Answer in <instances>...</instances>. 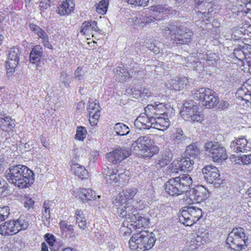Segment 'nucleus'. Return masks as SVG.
<instances>
[{
  "mask_svg": "<svg viewBox=\"0 0 251 251\" xmlns=\"http://www.w3.org/2000/svg\"><path fill=\"white\" fill-rule=\"evenodd\" d=\"M201 244L196 241V239L191 240L186 247L185 250L188 251H197L199 248L201 247Z\"/></svg>",
  "mask_w": 251,
  "mask_h": 251,
  "instance_id": "obj_46",
  "label": "nucleus"
},
{
  "mask_svg": "<svg viewBox=\"0 0 251 251\" xmlns=\"http://www.w3.org/2000/svg\"><path fill=\"white\" fill-rule=\"evenodd\" d=\"M71 170L75 175L77 176L81 179H84L87 177L88 172L85 168L81 165L78 164H74L71 166Z\"/></svg>",
  "mask_w": 251,
  "mask_h": 251,
  "instance_id": "obj_35",
  "label": "nucleus"
},
{
  "mask_svg": "<svg viewBox=\"0 0 251 251\" xmlns=\"http://www.w3.org/2000/svg\"><path fill=\"white\" fill-rule=\"evenodd\" d=\"M202 216L201 208L194 206L183 207L178 217L179 221L186 226H191Z\"/></svg>",
  "mask_w": 251,
  "mask_h": 251,
  "instance_id": "obj_7",
  "label": "nucleus"
},
{
  "mask_svg": "<svg viewBox=\"0 0 251 251\" xmlns=\"http://www.w3.org/2000/svg\"><path fill=\"white\" fill-rule=\"evenodd\" d=\"M76 221L80 228L85 229L86 227V220L83 212L81 210L77 209L75 212Z\"/></svg>",
  "mask_w": 251,
  "mask_h": 251,
  "instance_id": "obj_43",
  "label": "nucleus"
},
{
  "mask_svg": "<svg viewBox=\"0 0 251 251\" xmlns=\"http://www.w3.org/2000/svg\"><path fill=\"white\" fill-rule=\"evenodd\" d=\"M202 173L206 181L213 184L216 187L219 186L222 181L220 177L219 170L212 165H207L204 167L202 169Z\"/></svg>",
  "mask_w": 251,
  "mask_h": 251,
  "instance_id": "obj_11",
  "label": "nucleus"
},
{
  "mask_svg": "<svg viewBox=\"0 0 251 251\" xmlns=\"http://www.w3.org/2000/svg\"><path fill=\"white\" fill-rule=\"evenodd\" d=\"M10 215V208L7 206H0V222L6 219Z\"/></svg>",
  "mask_w": 251,
  "mask_h": 251,
  "instance_id": "obj_45",
  "label": "nucleus"
},
{
  "mask_svg": "<svg viewBox=\"0 0 251 251\" xmlns=\"http://www.w3.org/2000/svg\"><path fill=\"white\" fill-rule=\"evenodd\" d=\"M8 184L2 178H0V196H4L8 193Z\"/></svg>",
  "mask_w": 251,
  "mask_h": 251,
  "instance_id": "obj_47",
  "label": "nucleus"
},
{
  "mask_svg": "<svg viewBox=\"0 0 251 251\" xmlns=\"http://www.w3.org/2000/svg\"><path fill=\"white\" fill-rule=\"evenodd\" d=\"M153 123L152 128L159 130L164 131L166 130L170 126V121L166 116H160L158 117H153L152 120Z\"/></svg>",
  "mask_w": 251,
  "mask_h": 251,
  "instance_id": "obj_27",
  "label": "nucleus"
},
{
  "mask_svg": "<svg viewBox=\"0 0 251 251\" xmlns=\"http://www.w3.org/2000/svg\"><path fill=\"white\" fill-rule=\"evenodd\" d=\"M150 9L152 11L163 12L164 11V7L161 5H153L151 6Z\"/></svg>",
  "mask_w": 251,
  "mask_h": 251,
  "instance_id": "obj_63",
  "label": "nucleus"
},
{
  "mask_svg": "<svg viewBox=\"0 0 251 251\" xmlns=\"http://www.w3.org/2000/svg\"><path fill=\"white\" fill-rule=\"evenodd\" d=\"M34 204V201L32 199L29 197H26L24 201V206L25 208L29 209L33 208Z\"/></svg>",
  "mask_w": 251,
  "mask_h": 251,
  "instance_id": "obj_60",
  "label": "nucleus"
},
{
  "mask_svg": "<svg viewBox=\"0 0 251 251\" xmlns=\"http://www.w3.org/2000/svg\"><path fill=\"white\" fill-rule=\"evenodd\" d=\"M107 171L106 174L105 178L109 183L118 184V170L113 169L111 167L107 168Z\"/></svg>",
  "mask_w": 251,
  "mask_h": 251,
  "instance_id": "obj_41",
  "label": "nucleus"
},
{
  "mask_svg": "<svg viewBox=\"0 0 251 251\" xmlns=\"http://www.w3.org/2000/svg\"><path fill=\"white\" fill-rule=\"evenodd\" d=\"M113 131L118 136H125L130 132L128 127L122 123L116 124L113 126Z\"/></svg>",
  "mask_w": 251,
  "mask_h": 251,
  "instance_id": "obj_40",
  "label": "nucleus"
},
{
  "mask_svg": "<svg viewBox=\"0 0 251 251\" xmlns=\"http://www.w3.org/2000/svg\"><path fill=\"white\" fill-rule=\"evenodd\" d=\"M180 113L186 121L201 123L202 120V114L198 111L197 103L192 100L186 101L184 104Z\"/></svg>",
  "mask_w": 251,
  "mask_h": 251,
  "instance_id": "obj_8",
  "label": "nucleus"
},
{
  "mask_svg": "<svg viewBox=\"0 0 251 251\" xmlns=\"http://www.w3.org/2000/svg\"><path fill=\"white\" fill-rule=\"evenodd\" d=\"M60 228L63 230H65V229H67L69 231L73 230V226L71 225H68L64 222H61L59 224Z\"/></svg>",
  "mask_w": 251,
  "mask_h": 251,
  "instance_id": "obj_61",
  "label": "nucleus"
},
{
  "mask_svg": "<svg viewBox=\"0 0 251 251\" xmlns=\"http://www.w3.org/2000/svg\"><path fill=\"white\" fill-rule=\"evenodd\" d=\"M249 13L251 14V1L247 3L246 4V8L241 11H238L237 14L239 16H245V18H246L247 17V15Z\"/></svg>",
  "mask_w": 251,
  "mask_h": 251,
  "instance_id": "obj_56",
  "label": "nucleus"
},
{
  "mask_svg": "<svg viewBox=\"0 0 251 251\" xmlns=\"http://www.w3.org/2000/svg\"><path fill=\"white\" fill-rule=\"evenodd\" d=\"M208 190L203 186H198L187 192V195L192 203H200L209 197Z\"/></svg>",
  "mask_w": 251,
  "mask_h": 251,
  "instance_id": "obj_12",
  "label": "nucleus"
},
{
  "mask_svg": "<svg viewBox=\"0 0 251 251\" xmlns=\"http://www.w3.org/2000/svg\"><path fill=\"white\" fill-rule=\"evenodd\" d=\"M237 163H242L244 165H248L251 163V154L249 155H244L242 156L238 159V162Z\"/></svg>",
  "mask_w": 251,
  "mask_h": 251,
  "instance_id": "obj_55",
  "label": "nucleus"
},
{
  "mask_svg": "<svg viewBox=\"0 0 251 251\" xmlns=\"http://www.w3.org/2000/svg\"><path fill=\"white\" fill-rule=\"evenodd\" d=\"M76 194L77 196L83 203L95 200L96 199L95 192L90 188H79L77 190Z\"/></svg>",
  "mask_w": 251,
  "mask_h": 251,
  "instance_id": "obj_26",
  "label": "nucleus"
},
{
  "mask_svg": "<svg viewBox=\"0 0 251 251\" xmlns=\"http://www.w3.org/2000/svg\"><path fill=\"white\" fill-rule=\"evenodd\" d=\"M130 4L136 6H146L148 5L149 0H126Z\"/></svg>",
  "mask_w": 251,
  "mask_h": 251,
  "instance_id": "obj_54",
  "label": "nucleus"
},
{
  "mask_svg": "<svg viewBox=\"0 0 251 251\" xmlns=\"http://www.w3.org/2000/svg\"><path fill=\"white\" fill-rule=\"evenodd\" d=\"M162 45L161 44H158V46L155 45L154 43H150L148 46H147V48H149L150 50L153 52L155 54H158L161 51V53H164V50L160 49V46Z\"/></svg>",
  "mask_w": 251,
  "mask_h": 251,
  "instance_id": "obj_52",
  "label": "nucleus"
},
{
  "mask_svg": "<svg viewBox=\"0 0 251 251\" xmlns=\"http://www.w3.org/2000/svg\"><path fill=\"white\" fill-rule=\"evenodd\" d=\"M149 224V220L138 214L135 219L131 221H123L121 229L125 233H130L133 229H138L146 227Z\"/></svg>",
  "mask_w": 251,
  "mask_h": 251,
  "instance_id": "obj_10",
  "label": "nucleus"
},
{
  "mask_svg": "<svg viewBox=\"0 0 251 251\" xmlns=\"http://www.w3.org/2000/svg\"><path fill=\"white\" fill-rule=\"evenodd\" d=\"M50 6V4L49 1H41L40 2L39 7L40 10L42 11H45L48 7Z\"/></svg>",
  "mask_w": 251,
  "mask_h": 251,
  "instance_id": "obj_62",
  "label": "nucleus"
},
{
  "mask_svg": "<svg viewBox=\"0 0 251 251\" xmlns=\"http://www.w3.org/2000/svg\"><path fill=\"white\" fill-rule=\"evenodd\" d=\"M106 155L109 162L117 164L128 157L129 153L127 150L120 148L107 153Z\"/></svg>",
  "mask_w": 251,
  "mask_h": 251,
  "instance_id": "obj_18",
  "label": "nucleus"
},
{
  "mask_svg": "<svg viewBox=\"0 0 251 251\" xmlns=\"http://www.w3.org/2000/svg\"><path fill=\"white\" fill-rule=\"evenodd\" d=\"M185 152L187 156L195 158L200 154V149L196 143H193L186 147Z\"/></svg>",
  "mask_w": 251,
  "mask_h": 251,
  "instance_id": "obj_39",
  "label": "nucleus"
},
{
  "mask_svg": "<svg viewBox=\"0 0 251 251\" xmlns=\"http://www.w3.org/2000/svg\"><path fill=\"white\" fill-rule=\"evenodd\" d=\"M176 179V177L170 179L164 185L166 192L172 196H178L183 193L180 188V184Z\"/></svg>",
  "mask_w": 251,
  "mask_h": 251,
  "instance_id": "obj_20",
  "label": "nucleus"
},
{
  "mask_svg": "<svg viewBox=\"0 0 251 251\" xmlns=\"http://www.w3.org/2000/svg\"><path fill=\"white\" fill-rule=\"evenodd\" d=\"M204 149L215 162H221L227 157L226 149L218 142H208L205 144Z\"/></svg>",
  "mask_w": 251,
  "mask_h": 251,
  "instance_id": "obj_9",
  "label": "nucleus"
},
{
  "mask_svg": "<svg viewBox=\"0 0 251 251\" xmlns=\"http://www.w3.org/2000/svg\"><path fill=\"white\" fill-rule=\"evenodd\" d=\"M188 80L186 77H175L166 83L168 88L175 91H180L186 86Z\"/></svg>",
  "mask_w": 251,
  "mask_h": 251,
  "instance_id": "obj_23",
  "label": "nucleus"
},
{
  "mask_svg": "<svg viewBox=\"0 0 251 251\" xmlns=\"http://www.w3.org/2000/svg\"><path fill=\"white\" fill-rule=\"evenodd\" d=\"M118 213L120 217L124 218V221H131L135 219L138 213L137 209L132 205H126L118 208Z\"/></svg>",
  "mask_w": 251,
  "mask_h": 251,
  "instance_id": "obj_19",
  "label": "nucleus"
},
{
  "mask_svg": "<svg viewBox=\"0 0 251 251\" xmlns=\"http://www.w3.org/2000/svg\"><path fill=\"white\" fill-rule=\"evenodd\" d=\"M20 51L18 48H12L9 50L6 67L10 72L14 71L19 63Z\"/></svg>",
  "mask_w": 251,
  "mask_h": 251,
  "instance_id": "obj_17",
  "label": "nucleus"
},
{
  "mask_svg": "<svg viewBox=\"0 0 251 251\" xmlns=\"http://www.w3.org/2000/svg\"><path fill=\"white\" fill-rule=\"evenodd\" d=\"M118 178L117 185L123 183H126L128 180V176L125 173L118 174Z\"/></svg>",
  "mask_w": 251,
  "mask_h": 251,
  "instance_id": "obj_57",
  "label": "nucleus"
},
{
  "mask_svg": "<svg viewBox=\"0 0 251 251\" xmlns=\"http://www.w3.org/2000/svg\"><path fill=\"white\" fill-rule=\"evenodd\" d=\"M137 192L136 188L126 189L119 194V203L123 204L133 199Z\"/></svg>",
  "mask_w": 251,
  "mask_h": 251,
  "instance_id": "obj_31",
  "label": "nucleus"
},
{
  "mask_svg": "<svg viewBox=\"0 0 251 251\" xmlns=\"http://www.w3.org/2000/svg\"><path fill=\"white\" fill-rule=\"evenodd\" d=\"M84 76V72L82 68L78 67L75 72V78L78 80H82Z\"/></svg>",
  "mask_w": 251,
  "mask_h": 251,
  "instance_id": "obj_58",
  "label": "nucleus"
},
{
  "mask_svg": "<svg viewBox=\"0 0 251 251\" xmlns=\"http://www.w3.org/2000/svg\"><path fill=\"white\" fill-rule=\"evenodd\" d=\"M155 18L151 16H146V15L139 14L131 20L135 26L144 28L149 25L151 23L154 22Z\"/></svg>",
  "mask_w": 251,
  "mask_h": 251,
  "instance_id": "obj_24",
  "label": "nucleus"
},
{
  "mask_svg": "<svg viewBox=\"0 0 251 251\" xmlns=\"http://www.w3.org/2000/svg\"><path fill=\"white\" fill-rule=\"evenodd\" d=\"M60 80L65 87H68L71 82L72 77L66 72H62L60 74Z\"/></svg>",
  "mask_w": 251,
  "mask_h": 251,
  "instance_id": "obj_48",
  "label": "nucleus"
},
{
  "mask_svg": "<svg viewBox=\"0 0 251 251\" xmlns=\"http://www.w3.org/2000/svg\"><path fill=\"white\" fill-rule=\"evenodd\" d=\"M248 238L246 235L245 230L241 227L235 228L228 234L226 239V244L228 248L235 251H240L247 246Z\"/></svg>",
  "mask_w": 251,
  "mask_h": 251,
  "instance_id": "obj_4",
  "label": "nucleus"
},
{
  "mask_svg": "<svg viewBox=\"0 0 251 251\" xmlns=\"http://www.w3.org/2000/svg\"><path fill=\"white\" fill-rule=\"evenodd\" d=\"M92 21H85L81 26L80 32L83 34L89 33L91 31Z\"/></svg>",
  "mask_w": 251,
  "mask_h": 251,
  "instance_id": "obj_53",
  "label": "nucleus"
},
{
  "mask_svg": "<svg viewBox=\"0 0 251 251\" xmlns=\"http://www.w3.org/2000/svg\"><path fill=\"white\" fill-rule=\"evenodd\" d=\"M140 95L142 97H145V96H146L147 97H150V96H151L152 95V93L150 91H149V90L148 88H144L141 90V92L140 93Z\"/></svg>",
  "mask_w": 251,
  "mask_h": 251,
  "instance_id": "obj_64",
  "label": "nucleus"
},
{
  "mask_svg": "<svg viewBox=\"0 0 251 251\" xmlns=\"http://www.w3.org/2000/svg\"><path fill=\"white\" fill-rule=\"evenodd\" d=\"M87 131L85 128L82 126L77 127L75 138L79 140H83L86 137Z\"/></svg>",
  "mask_w": 251,
  "mask_h": 251,
  "instance_id": "obj_51",
  "label": "nucleus"
},
{
  "mask_svg": "<svg viewBox=\"0 0 251 251\" xmlns=\"http://www.w3.org/2000/svg\"><path fill=\"white\" fill-rule=\"evenodd\" d=\"M196 239V241L201 245L208 243L210 239L208 231L204 228L199 229Z\"/></svg>",
  "mask_w": 251,
  "mask_h": 251,
  "instance_id": "obj_38",
  "label": "nucleus"
},
{
  "mask_svg": "<svg viewBox=\"0 0 251 251\" xmlns=\"http://www.w3.org/2000/svg\"><path fill=\"white\" fill-rule=\"evenodd\" d=\"M230 147L235 152H244L251 151V144L244 137L238 138L231 142Z\"/></svg>",
  "mask_w": 251,
  "mask_h": 251,
  "instance_id": "obj_16",
  "label": "nucleus"
},
{
  "mask_svg": "<svg viewBox=\"0 0 251 251\" xmlns=\"http://www.w3.org/2000/svg\"><path fill=\"white\" fill-rule=\"evenodd\" d=\"M164 33L170 34L172 39L179 44H187L191 41L193 35L190 29L181 26H177L173 24L169 25L164 30Z\"/></svg>",
  "mask_w": 251,
  "mask_h": 251,
  "instance_id": "obj_5",
  "label": "nucleus"
},
{
  "mask_svg": "<svg viewBox=\"0 0 251 251\" xmlns=\"http://www.w3.org/2000/svg\"><path fill=\"white\" fill-rule=\"evenodd\" d=\"M29 27L33 32L38 35L39 38L42 39V43L45 47L50 49L52 48V45L49 42L48 36L44 30L33 24H30Z\"/></svg>",
  "mask_w": 251,
  "mask_h": 251,
  "instance_id": "obj_25",
  "label": "nucleus"
},
{
  "mask_svg": "<svg viewBox=\"0 0 251 251\" xmlns=\"http://www.w3.org/2000/svg\"><path fill=\"white\" fill-rule=\"evenodd\" d=\"M219 60L218 55L213 52H210L207 55L206 62L209 65H213Z\"/></svg>",
  "mask_w": 251,
  "mask_h": 251,
  "instance_id": "obj_49",
  "label": "nucleus"
},
{
  "mask_svg": "<svg viewBox=\"0 0 251 251\" xmlns=\"http://www.w3.org/2000/svg\"><path fill=\"white\" fill-rule=\"evenodd\" d=\"M192 97L201 101V105L207 108L214 107L218 102V99L216 93L206 88L195 89L191 92Z\"/></svg>",
  "mask_w": 251,
  "mask_h": 251,
  "instance_id": "obj_3",
  "label": "nucleus"
},
{
  "mask_svg": "<svg viewBox=\"0 0 251 251\" xmlns=\"http://www.w3.org/2000/svg\"><path fill=\"white\" fill-rule=\"evenodd\" d=\"M178 164H179L178 160L174 161L171 164V167L170 168V172L173 174L177 173L179 170L180 171V167L177 166Z\"/></svg>",
  "mask_w": 251,
  "mask_h": 251,
  "instance_id": "obj_59",
  "label": "nucleus"
},
{
  "mask_svg": "<svg viewBox=\"0 0 251 251\" xmlns=\"http://www.w3.org/2000/svg\"><path fill=\"white\" fill-rule=\"evenodd\" d=\"M29 168L26 166L23 165H17L10 166L8 170L6 171V178L10 183L13 182V181L19 176H21L22 174H24V173H26Z\"/></svg>",
  "mask_w": 251,
  "mask_h": 251,
  "instance_id": "obj_14",
  "label": "nucleus"
},
{
  "mask_svg": "<svg viewBox=\"0 0 251 251\" xmlns=\"http://www.w3.org/2000/svg\"><path fill=\"white\" fill-rule=\"evenodd\" d=\"M172 158V154L169 151H164L161 156L156 160V164H158L160 167H163L166 166Z\"/></svg>",
  "mask_w": 251,
  "mask_h": 251,
  "instance_id": "obj_36",
  "label": "nucleus"
},
{
  "mask_svg": "<svg viewBox=\"0 0 251 251\" xmlns=\"http://www.w3.org/2000/svg\"><path fill=\"white\" fill-rule=\"evenodd\" d=\"M51 205V201H45L43 205V210L42 212V220L44 225L46 226H49L50 224V208Z\"/></svg>",
  "mask_w": 251,
  "mask_h": 251,
  "instance_id": "obj_33",
  "label": "nucleus"
},
{
  "mask_svg": "<svg viewBox=\"0 0 251 251\" xmlns=\"http://www.w3.org/2000/svg\"><path fill=\"white\" fill-rule=\"evenodd\" d=\"M29 226L28 222L25 217H20L17 220H9L0 225V234L3 236H9L18 233L20 230H25Z\"/></svg>",
  "mask_w": 251,
  "mask_h": 251,
  "instance_id": "obj_6",
  "label": "nucleus"
},
{
  "mask_svg": "<svg viewBox=\"0 0 251 251\" xmlns=\"http://www.w3.org/2000/svg\"><path fill=\"white\" fill-rule=\"evenodd\" d=\"M115 77L120 82L125 81L134 75L133 72L126 71L124 67H117L113 70Z\"/></svg>",
  "mask_w": 251,
  "mask_h": 251,
  "instance_id": "obj_28",
  "label": "nucleus"
},
{
  "mask_svg": "<svg viewBox=\"0 0 251 251\" xmlns=\"http://www.w3.org/2000/svg\"><path fill=\"white\" fill-rule=\"evenodd\" d=\"M174 137L176 141L182 143L186 139V137L183 134L182 130L180 128H177L176 132L174 134Z\"/></svg>",
  "mask_w": 251,
  "mask_h": 251,
  "instance_id": "obj_50",
  "label": "nucleus"
},
{
  "mask_svg": "<svg viewBox=\"0 0 251 251\" xmlns=\"http://www.w3.org/2000/svg\"><path fill=\"white\" fill-rule=\"evenodd\" d=\"M176 180L180 184V188L183 192H188L190 186L192 184V179L189 175H183L178 177H176Z\"/></svg>",
  "mask_w": 251,
  "mask_h": 251,
  "instance_id": "obj_32",
  "label": "nucleus"
},
{
  "mask_svg": "<svg viewBox=\"0 0 251 251\" xmlns=\"http://www.w3.org/2000/svg\"><path fill=\"white\" fill-rule=\"evenodd\" d=\"M167 109L162 103L149 104L145 108V111L147 115L152 117L166 116Z\"/></svg>",
  "mask_w": 251,
  "mask_h": 251,
  "instance_id": "obj_15",
  "label": "nucleus"
},
{
  "mask_svg": "<svg viewBox=\"0 0 251 251\" xmlns=\"http://www.w3.org/2000/svg\"><path fill=\"white\" fill-rule=\"evenodd\" d=\"M75 5L73 0H66L58 7L57 13L61 16L71 14L74 10Z\"/></svg>",
  "mask_w": 251,
  "mask_h": 251,
  "instance_id": "obj_29",
  "label": "nucleus"
},
{
  "mask_svg": "<svg viewBox=\"0 0 251 251\" xmlns=\"http://www.w3.org/2000/svg\"><path fill=\"white\" fill-rule=\"evenodd\" d=\"M27 173H24L21 176L16 179L12 184L19 188H26L30 187L34 181L33 172L28 169Z\"/></svg>",
  "mask_w": 251,
  "mask_h": 251,
  "instance_id": "obj_13",
  "label": "nucleus"
},
{
  "mask_svg": "<svg viewBox=\"0 0 251 251\" xmlns=\"http://www.w3.org/2000/svg\"><path fill=\"white\" fill-rule=\"evenodd\" d=\"M133 152L143 158L151 157L159 151V148L152 145L151 135L140 136L132 143Z\"/></svg>",
  "mask_w": 251,
  "mask_h": 251,
  "instance_id": "obj_2",
  "label": "nucleus"
},
{
  "mask_svg": "<svg viewBox=\"0 0 251 251\" xmlns=\"http://www.w3.org/2000/svg\"><path fill=\"white\" fill-rule=\"evenodd\" d=\"M100 106L96 101H89L87 110L89 114V122L91 126H95L97 124L100 116Z\"/></svg>",
  "mask_w": 251,
  "mask_h": 251,
  "instance_id": "obj_21",
  "label": "nucleus"
},
{
  "mask_svg": "<svg viewBox=\"0 0 251 251\" xmlns=\"http://www.w3.org/2000/svg\"><path fill=\"white\" fill-rule=\"evenodd\" d=\"M45 239L50 246V251H58L59 250L60 245L56 242L55 237L52 234H46Z\"/></svg>",
  "mask_w": 251,
  "mask_h": 251,
  "instance_id": "obj_42",
  "label": "nucleus"
},
{
  "mask_svg": "<svg viewBox=\"0 0 251 251\" xmlns=\"http://www.w3.org/2000/svg\"><path fill=\"white\" fill-rule=\"evenodd\" d=\"M43 52V49L41 46H35L30 53V62L33 64L39 62L42 56Z\"/></svg>",
  "mask_w": 251,
  "mask_h": 251,
  "instance_id": "obj_34",
  "label": "nucleus"
},
{
  "mask_svg": "<svg viewBox=\"0 0 251 251\" xmlns=\"http://www.w3.org/2000/svg\"><path fill=\"white\" fill-rule=\"evenodd\" d=\"M108 4L109 0H101L96 6V11L100 14H105L107 11Z\"/></svg>",
  "mask_w": 251,
  "mask_h": 251,
  "instance_id": "obj_44",
  "label": "nucleus"
},
{
  "mask_svg": "<svg viewBox=\"0 0 251 251\" xmlns=\"http://www.w3.org/2000/svg\"><path fill=\"white\" fill-rule=\"evenodd\" d=\"M178 162L179 164L177 166L180 167V171L187 172L193 169L194 161L190 158H183L178 160Z\"/></svg>",
  "mask_w": 251,
  "mask_h": 251,
  "instance_id": "obj_37",
  "label": "nucleus"
},
{
  "mask_svg": "<svg viewBox=\"0 0 251 251\" xmlns=\"http://www.w3.org/2000/svg\"><path fill=\"white\" fill-rule=\"evenodd\" d=\"M15 121L5 115L3 117H0V127L5 131H10L15 128Z\"/></svg>",
  "mask_w": 251,
  "mask_h": 251,
  "instance_id": "obj_30",
  "label": "nucleus"
},
{
  "mask_svg": "<svg viewBox=\"0 0 251 251\" xmlns=\"http://www.w3.org/2000/svg\"><path fill=\"white\" fill-rule=\"evenodd\" d=\"M156 241L154 234L147 230L133 234L129 241V247L135 251H145L151 249Z\"/></svg>",
  "mask_w": 251,
  "mask_h": 251,
  "instance_id": "obj_1",
  "label": "nucleus"
},
{
  "mask_svg": "<svg viewBox=\"0 0 251 251\" xmlns=\"http://www.w3.org/2000/svg\"><path fill=\"white\" fill-rule=\"evenodd\" d=\"M153 117L147 115L146 113L143 115H140L135 121V126L140 129H149L152 128L153 123L152 120Z\"/></svg>",
  "mask_w": 251,
  "mask_h": 251,
  "instance_id": "obj_22",
  "label": "nucleus"
}]
</instances>
